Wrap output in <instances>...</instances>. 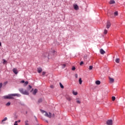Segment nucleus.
<instances>
[{"instance_id":"nucleus-46","label":"nucleus","mask_w":125,"mask_h":125,"mask_svg":"<svg viewBox=\"0 0 125 125\" xmlns=\"http://www.w3.org/2000/svg\"><path fill=\"white\" fill-rule=\"evenodd\" d=\"M46 123H48V122L47 121H46Z\"/></svg>"},{"instance_id":"nucleus-45","label":"nucleus","mask_w":125,"mask_h":125,"mask_svg":"<svg viewBox=\"0 0 125 125\" xmlns=\"http://www.w3.org/2000/svg\"><path fill=\"white\" fill-rule=\"evenodd\" d=\"M55 52V51H53V53H54Z\"/></svg>"},{"instance_id":"nucleus-25","label":"nucleus","mask_w":125,"mask_h":125,"mask_svg":"<svg viewBox=\"0 0 125 125\" xmlns=\"http://www.w3.org/2000/svg\"><path fill=\"white\" fill-rule=\"evenodd\" d=\"M7 83H8V82L6 81V82L3 83V85H6V84H7Z\"/></svg>"},{"instance_id":"nucleus-3","label":"nucleus","mask_w":125,"mask_h":125,"mask_svg":"<svg viewBox=\"0 0 125 125\" xmlns=\"http://www.w3.org/2000/svg\"><path fill=\"white\" fill-rule=\"evenodd\" d=\"M19 91L21 93H22V94H24V95H29V92L26 90H24V89L23 88L19 89Z\"/></svg>"},{"instance_id":"nucleus-29","label":"nucleus","mask_w":125,"mask_h":125,"mask_svg":"<svg viewBox=\"0 0 125 125\" xmlns=\"http://www.w3.org/2000/svg\"><path fill=\"white\" fill-rule=\"evenodd\" d=\"M42 102V99H40L38 101L39 103H41Z\"/></svg>"},{"instance_id":"nucleus-2","label":"nucleus","mask_w":125,"mask_h":125,"mask_svg":"<svg viewBox=\"0 0 125 125\" xmlns=\"http://www.w3.org/2000/svg\"><path fill=\"white\" fill-rule=\"evenodd\" d=\"M41 112L42 113V114H43V113H45V114H44V116L45 117H47L48 118H51L52 117H54V114H53L52 115H51V113L50 112H49V113H47V112L44 111V110H41Z\"/></svg>"},{"instance_id":"nucleus-44","label":"nucleus","mask_w":125,"mask_h":125,"mask_svg":"<svg viewBox=\"0 0 125 125\" xmlns=\"http://www.w3.org/2000/svg\"><path fill=\"white\" fill-rule=\"evenodd\" d=\"M0 46H1V42H0Z\"/></svg>"},{"instance_id":"nucleus-17","label":"nucleus","mask_w":125,"mask_h":125,"mask_svg":"<svg viewBox=\"0 0 125 125\" xmlns=\"http://www.w3.org/2000/svg\"><path fill=\"white\" fill-rule=\"evenodd\" d=\"M110 4H114L115 3V1L114 0H111L109 1Z\"/></svg>"},{"instance_id":"nucleus-20","label":"nucleus","mask_w":125,"mask_h":125,"mask_svg":"<svg viewBox=\"0 0 125 125\" xmlns=\"http://www.w3.org/2000/svg\"><path fill=\"white\" fill-rule=\"evenodd\" d=\"M60 85L61 87V88H64V86L61 83H60Z\"/></svg>"},{"instance_id":"nucleus-41","label":"nucleus","mask_w":125,"mask_h":125,"mask_svg":"<svg viewBox=\"0 0 125 125\" xmlns=\"http://www.w3.org/2000/svg\"><path fill=\"white\" fill-rule=\"evenodd\" d=\"M29 88H30V89H31V88H32V86H31V85H29Z\"/></svg>"},{"instance_id":"nucleus-38","label":"nucleus","mask_w":125,"mask_h":125,"mask_svg":"<svg viewBox=\"0 0 125 125\" xmlns=\"http://www.w3.org/2000/svg\"><path fill=\"white\" fill-rule=\"evenodd\" d=\"M21 83H25V81L22 80L21 82Z\"/></svg>"},{"instance_id":"nucleus-11","label":"nucleus","mask_w":125,"mask_h":125,"mask_svg":"<svg viewBox=\"0 0 125 125\" xmlns=\"http://www.w3.org/2000/svg\"><path fill=\"white\" fill-rule=\"evenodd\" d=\"M5 121H7V117H5V118H4V119H3L2 121H1V124H4V123H3V122H5Z\"/></svg>"},{"instance_id":"nucleus-22","label":"nucleus","mask_w":125,"mask_h":125,"mask_svg":"<svg viewBox=\"0 0 125 125\" xmlns=\"http://www.w3.org/2000/svg\"><path fill=\"white\" fill-rule=\"evenodd\" d=\"M112 101H115L116 100V97L114 96L112 97Z\"/></svg>"},{"instance_id":"nucleus-34","label":"nucleus","mask_w":125,"mask_h":125,"mask_svg":"<svg viewBox=\"0 0 125 125\" xmlns=\"http://www.w3.org/2000/svg\"><path fill=\"white\" fill-rule=\"evenodd\" d=\"M2 87V83H0V88H1Z\"/></svg>"},{"instance_id":"nucleus-21","label":"nucleus","mask_w":125,"mask_h":125,"mask_svg":"<svg viewBox=\"0 0 125 125\" xmlns=\"http://www.w3.org/2000/svg\"><path fill=\"white\" fill-rule=\"evenodd\" d=\"M73 94H74V95H78V92H77L73 91Z\"/></svg>"},{"instance_id":"nucleus-5","label":"nucleus","mask_w":125,"mask_h":125,"mask_svg":"<svg viewBox=\"0 0 125 125\" xmlns=\"http://www.w3.org/2000/svg\"><path fill=\"white\" fill-rule=\"evenodd\" d=\"M111 27V22L110 21H108L106 23V28L107 29H109Z\"/></svg>"},{"instance_id":"nucleus-27","label":"nucleus","mask_w":125,"mask_h":125,"mask_svg":"<svg viewBox=\"0 0 125 125\" xmlns=\"http://www.w3.org/2000/svg\"><path fill=\"white\" fill-rule=\"evenodd\" d=\"M76 70V67L75 66H73L72 67V71H75Z\"/></svg>"},{"instance_id":"nucleus-26","label":"nucleus","mask_w":125,"mask_h":125,"mask_svg":"<svg viewBox=\"0 0 125 125\" xmlns=\"http://www.w3.org/2000/svg\"><path fill=\"white\" fill-rule=\"evenodd\" d=\"M7 62L5 60H3V64H5V63H6Z\"/></svg>"},{"instance_id":"nucleus-24","label":"nucleus","mask_w":125,"mask_h":125,"mask_svg":"<svg viewBox=\"0 0 125 125\" xmlns=\"http://www.w3.org/2000/svg\"><path fill=\"white\" fill-rule=\"evenodd\" d=\"M114 15H115V16H118V11H116L114 13Z\"/></svg>"},{"instance_id":"nucleus-36","label":"nucleus","mask_w":125,"mask_h":125,"mask_svg":"<svg viewBox=\"0 0 125 125\" xmlns=\"http://www.w3.org/2000/svg\"><path fill=\"white\" fill-rule=\"evenodd\" d=\"M50 87H51V88H54V86H53V85H51L50 86Z\"/></svg>"},{"instance_id":"nucleus-4","label":"nucleus","mask_w":125,"mask_h":125,"mask_svg":"<svg viewBox=\"0 0 125 125\" xmlns=\"http://www.w3.org/2000/svg\"><path fill=\"white\" fill-rule=\"evenodd\" d=\"M106 125H113V120H108L106 121Z\"/></svg>"},{"instance_id":"nucleus-10","label":"nucleus","mask_w":125,"mask_h":125,"mask_svg":"<svg viewBox=\"0 0 125 125\" xmlns=\"http://www.w3.org/2000/svg\"><path fill=\"white\" fill-rule=\"evenodd\" d=\"M66 99L68 101H71V100H72V98L69 96H66Z\"/></svg>"},{"instance_id":"nucleus-9","label":"nucleus","mask_w":125,"mask_h":125,"mask_svg":"<svg viewBox=\"0 0 125 125\" xmlns=\"http://www.w3.org/2000/svg\"><path fill=\"white\" fill-rule=\"evenodd\" d=\"M74 8L75 10H79V6L77 4L73 5Z\"/></svg>"},{"instance_id":"nucleus-7","label":"nucleus","mask_w":125,"mask_h":125,"mask_svg":"<svg viewBox=\"0 0 125 125\" xmlns=\"http://www.w3.org/2000/svg\"><path fill=\"white\" fill-rule=\"evenodd\" d=\"M48 56H49V54L47 53H45L42 55V57H44V58H46V57H48Z\"/></svg>"},{"instance_id":"nucleus-15","label":"nucleus","mask_w":125,"mask_h":125,"mask_svg":"<svg viewBox=\"0 0 125 125\" xmlns=\"http://www.w3.org/2000/svg\"><path fill=\"white\" fill-rule=\"evenodd\" d=\"M38 72L39 73H42V69L41 68H38Z\"/></svg>"},{"instance_id":"nucleus-37","label":"nucleus","mask_w":125,"mask_h":125,"mask_svg":"<svg viewBox=\"0 0 125 125\" xmlns=\"http://www.w3.org/2000/svg\"><path fill=\"white\" fill-rule=\"evenodd\" d=\"M75 78H76V79H78V74H75Z\"/></svg>"},{"instance_id":"nucleus-30","label":"nucleus","mask_w":125,"mask_h":125,"mask_svg":"<svg viewBox=\"0 0 125 125\" xmlns=\"http://www.w3.org/2000/svg\"><path fill=\"white\" fill-rule=\"evenodd\" d=\"M6 106H10V102H8V103L6 104Z\"/></svg>"},{"instance_id":"nucleus-42","label":"nucleus","mask_w":125,"mask_h":125,"mask_svg":"<svg viewBox=\"0 0 125 125\" xmlns=\"http://www.w3.org/2000/svg\"><path fill=\"white\" fill-rule=\"evenodd\" d=\"M35 119H36V122H38V119L36 117H35Z\"/></svg>"},{"instance_id":"nucleus-35","label":"nucleus","mask_w":125,"mask_h":125,"mask_svg":"<svg viewBox=\"0 0 125 125\" xmlns=\"http://www.w3.org/2000/svg\"><path fill=\"white\" fill-rule=\"evenodd\" d=\"M83 64V62H80V65L81 66H82V65Z\"/></svg>"},{"instance_id":"nucleus-40","label":"nucleus","mask_w":125,"mask_h":125,"mask_svg":"<svg viewBox=\"0 0 125 125\" xmlns=\"http://www.w3.org/2000/svg\"><path fill=\"white\" fill-rule=\"evenodd\" d=\"M42 75H43V76H44V75H45V72H42Z\"/></svg>"},{"instance_id":"nucleus-18","label":"nucleus","mask_w":125,"mask_h":125,"mask_svg":"<svg viewBox=\"0 0 125 125\" xmlns=\"http://www.w3.org/2000/svg\"><path fill=\"white\" fill-rule=\"evenodd\" d=\"M115 62L116 63H120V59L119 58H117L116 60H115Z\"/></svg>"},{"instance_id":"nucleus-12","label":"nucleus","mask_w":125,"mask_h":125,"mask_svg":"<svg viewBox=\"0 0 125 125\" xmlns=\"http://www.w3.org/2000/svg\"><path fill=\"white\" fill-rule=\"evenodd\" d=\"M37 92H38V89H35L34 90L33 92V94L34 95H36V94H37Z\"/></svg>"},{"instance_id":"nucleus-23","label":"nucleus","mask_w":125,"mask_h":125,"mask_svg":"<svg viewBox=\"0 0 125 125\" xmlns=\"http://www.w3.org/2000/svg\"><path fill=\"white\" fill-rule=\"evenodd\" d=\"M92 69H93V66L92 65L89 66V70H92Z\"/></svg>"},{"instance_id":"nucleus-13","label":"nucleus","mask_w":125,"mask_h":125,"mask_svg":"<svg viewBox=\"0 0 125 125\" xmlns=\"http://www.w3.org/2000/svg\"><path fill=\"white\" fill-rule=\"evenodd\" d=\"M100 53L101 54H104L105 53V51L103 50V49H100Z\"/></svg>"},{"instance_id":"nucleus-31","label":"nucleus","mask_w":125,"mask_h":125,"mask_svg":"<svg viewBox=\"0 0 125 125\" xmlns=\"http://www.w3.org/2000/svg\"><path fill=\"white\" fill-rule=\"evenodd\" d=\"M107 33H108V31H107V30H104V35H106L107 34Z\"/></svg>"},{"instance_id":"nucleus-6","label":"nucleus","mask_w":125,"mask_h":125,"mask_svg":"<svg viewBox=\"0 0 125 125\" xmlns=\"http://www.w3.org/2000/svg\"><path fill=\"white\" fill-rule=\"evenodd\" d=\"M13 72L14 73V74H15V75H17L18 74V71L16 68L13 69Z\"/></svg>"},{"instance_id":"nucleus-39","label":"nucleus","mask_w":125,"mask_h":125,"mask_svg":"<svg viewBox=\"0 0 125 125\" xmlns=\"http://www.w3.org/2000/svg\"><path fill=\"white\" fill-rule=\"evenodd\" d=\"M62 67L63 68H65L66 67V64H63Z\"/></svg>"},{"instance_id":"nucleus-32","label":"nucleus","mask_w":125,"mask_h":125,"mask_svg":"<svg viewBox=\"0 0 125 125\" xmlns=\"http://www.w3.org/2000/svg\"><path fill=\"white\" fill-rule=\"evenodd\" d=\"M18 123V121H15L14 125H18V124H17Z\"/></svg>"},{"instance_id":"nucleus-28","label":"nucleus","mask_w":125,"mask_h":125,"mask_svg":"<svg viewBox=\"0 0 125 125\" xmlns=\"http://www.w3.org/2000/svg\"><path fill=\"white\" fill-rule=\"evenodd\" d=\"M28 83H29V82H28L27 81L25 82L24 83V86H26V85H27Z\"/></svg>"},{"instance_id":"nucleus-16","label":"nucleus","mask_w":125,"mask_h":125,"mask_svg":"<svg viewBox=\"0 0 125 125\" xmlns=\"http://www.w3.org/2000/svg\"><path fill=\"white\" fill-rule=\"evenodd\" d=\"M95 83L96 84L99 85L101 83V82H100V81L98 80V81H96Z\"/></svg>"},{"instance_id":"nucleus-19","label":"nucleus","mask_w":125,"mask_h":125,"mask_svg":"<svg viewBox=\"0 0 125 125\" xmlns=\"http://www.w3.org/2000/svg\"><path fill=\"white\" fill-rule=\"evenodd\" d=\"M79 82L80 84H82V83H83V81L82 80V78H79Z\"/></svg>"},{"instance_id":"nucleus-14","label":"nucleus","mask_w":125,"mask_h":125,"mask_svg":"<svg viewBox=\"0 0 125 125\" xmlns=\"http://www.w3.org/2000/svg\"><path fill=\"white\" fill-rule=\"evenodd\" d=\"M25 125H30L29 124V121L28 120H25L24 122Z\"/></svg>"},{"instance_id":"nucleus-43","label":"nucleus","mask_w":125,"mask_h":125,"mask_svg":"<svg viewBox=\"0 0 125 125\" xmlns=\"http://www.w3.org/2000/svg\"><path fill=\"white\" fill-rule=\"evenodd\" d=\"M17 122H18V123H20V122H21V120H19Z\"/></svg>"},{"instance_id":"nucleus-1","label":"nucleus","mask_w":125,"mask_h":125,"mask_svg":"<svg viewBox=\"0 0 125 125\" xmlns=\"http://www.w3.org/2000/svg\"><path fill=\"white\" fill-rule=\"evenodd\" d=\"M15 96L20 97L21 95L20 94H10L7 96H3V98H4V99H13V97Z\"/></svg>"},{"instance_id":"nucleus-33","label":"nucleus","mask_w":125,"mask_h":125,"mask_svg":"<svg viewBox=\"0 0 125 125\" xmlns=\"http://www.w3.org/2000/svg\"><path fill=\"white\" fill-rule=\"evenodd\" d=\"M77 103H78V104H81V101H80V100H77L76 101Z\"/></svg>"},{"instance_id":"nucleus-8","label":"nucleus","mask_w":125,"mask_h":125,"mask_svg":"<svg viewBox=\"0 0 125 125\" xmlns=\"http://www.w3.org/2000/svg\"><path fill=\"white\" fill-rule=\"evenodd\" d=\"M109 82L110 83H114V82L115 81V80H114V78H112L111 77L109 78Z\"/></svg>"}]
</instances>
